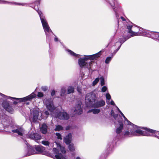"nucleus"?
Segmentation results:
<instances>
[{"label":"nucleus","mask_w":159,"mask_h":159,"mask_svg":"<svg viewBox=\"0 0 159 159\" xmlns=\"http://www.w3.org/2000/svg\"><path fill=\"white\" fill-rule=\"evenodd\" d=\"M100 55L101 54L98 53L97 54L92 56L90 57H85L83 58H80L78 59L79 65L81 68L84 67L89 70L91 68L93 61L91 60L90 61L88 62L89 59H93L96 57H99Z\"/></svg>","instance_id":"obj_1"},{"label":"nucleus","mask_w":159,"mask_h":159,"mask_svg":"<svg viewBox=\"0 0 159 159\" xmlns=\"http://www.w3.org/2000/svg\"><path fill=\"white\" fill-rule=\"evenodd\" d=\"M35 134V133H31L29 134V137L30 138L34 140Z\"/></svg>","instance_id":"obj_34"},{"label":"nucleus","mask_w":159,"mask_h":159,"mask_svg":"<svg viewBox=\"0 0 159 159\" xmlns=\"http://www.w3.org/2000/svg\"><path fill=\"white\" fill-rule=\"evenodd\" d=\"M72 135L69 133L67 136H66L64 139V141L67 144H69L71 142L72 140Z\"/></svg>","instance_id":"obj_9"},{"label":"nucleus","mask_w":159,"mask_h":159,"mask_svg":"<svg viewBox=\"0 0 159 159\" xmlns=\"http://www.w3.org/2000/svg\"><path fill=\"white\" fill-rule=\"evenodd\" d=\"M76 159H80L79 157H78L76 158Z\"/></svg>","instance_id":"obj_54"},{"label":"nucleus","mask_w":159,"mask_h":159,"mask_svg":"<svg viewBox=\"0 0 159 159\" xmlns=\"http://www.w3.org/2000/svg\"><path fill=\"white\" fill-rule=\"evenodd\" d=\"M11 3L12 4L14 5H22V6L24 5V4H21V3H17L15 2H11Z\"/></svg>","instance_id":"obj_40"},{"label":"nucleus","mask_w":159,"mask_h":159,"mask_svg":"<svg viewBox=\"0 0 159 159\" xmlns=\"http://www.w3.org/2000/svg\"><path fill=\"white\" fill-rule=\"evenodd\" d=\"M27 104H29V103H27Z\"/></svg>","instance_id":"obj_56"},{"label":"nucleus","mask_w":159,"mask_h":159,"mask_svg":"<svg viewBox=\"0 0 159 159\" xmlns=\"http://www.w3.org/2000/svg\"><path fill=\"white\" fill-rule=\"evenodd\" d=\"M120 126L116 130V132L117 134H120L123 129V125L122 124L120 123Z\"/></svg>","instance_id":"obj_18"},{"label":"nucleus","mask_w":159,"mask_h":159,"mask_svg":"<svg viewBox=\"0 0 159 159\" xmlns=\"http://www.w3.org/2000/svg\"><path fill=\"white\" fill-rule=\"evenodd\" d=\"M70 126H68L66 127V130H68L70 129Z\"/></svg>","instance_id":"obj_48"},{"label":"nucleus","mask_w":159,"mask_h":159,"mask_svg":"<svg viewBox=\"0 0 159 159\" xmlns=\"http://www.w3.org/2000/svg\"><path fill=\"white\" fill-rule=\"evenodd\" d=\"M105 104V102L104 101L101 100L97 101L94 103L92 105V107L95 108H98L104 106Z\"/></svg>","instance_id":"obj_8"},{"label":"nucleus","mask_w":159,"mask_h":159,"mask_svg":"<svg viewBox=\"0 0 159 159\" xmlns=\"http://www.w3.org/2000/svg\"><path fill=\"white\" fill-rule=\"evenodd\" d=\"M48 127L46 124H43L42 127L40 128L41 132L43 134H45L47 132Z\"/></svg>","instance_id":"obj_16"},{"label":"nucleus","mask_w":159,"mask_h":159,"mask_svg":"<svg viewBox=\"0 0 159 159\" xmlns=\"http://www.w3.org/2000/svg\"><path fill=\"white\" fill-rule=\"evenodd\" d=\"M59 146L60 149L62 153L65 154L66 153V149L64 147H62L60 144H59Z\"/></svg>","instance_id":"obj_26"},{"label":"nucleus","mask_w":159,"mask_h":159,"mask_svg":"<svg viewBox=\"0 0 159 159\" xmlns=\"http://www.w3.org/2000/svg\"><path fill=\"white\" fill-rule=\"evenodd\" d=\"M142 129H144L145 130H142L140 129H138L136 130L134 129V133L135 134V136H154L158 138V136H157V134H159L158 132L157 131L152 129L142 127Z\"/></svg>","instance_id":"obj_2"},{"label":"nucleus","mask_w":159,"mask_h":159,"mask_svg":"<svg viewBox=\"0 0 159 159\" xmlns=\"http://www.w3.org/2000/svg\"><path fill=\"white\" fill-rule=\"evenodd\" d=\"M41 22L43 28L46 34H47L48 33H49L50 32H52V30L50 29L46 20H43V21H42Z\"/></svg>","instance_id":"obj_5"},{"label":"nucleus","mask_w":159,"mask_h":159,"mask_svg":"<svg viewBox=\"0 0 159 159\" xmlns=\"http://www.w3.org/2000/svg\"><path fill=\"white\" fill-rule=\"evenodd\" d=\"M44 95L42 92H39L38 93L37 96L39 98H41Z\"/></svg>","instance_id":"obj_36"},{"label":"nucleus","mask_w":159,"mask_h":159,"mask_svg":"<svg viewBox=\"0 0 159 159\" xmlns=\"http://www.w3.org/2000/svg\"><path fill=\"white\" fill-rule=\"evenodd\" d=\"M93 109H91V110H89L88 111V113H89V112H93Z\"/></svg>","instance_id":"obj_52"},{"label":"nucleus","mask_w":159,"mask_h":159,"mask_svg":"<svg viewBox=\"0 0 159 159\" xmlns=\"http://www.w3.org/2000/svg\"><path fill=\"white\" fill-rule=\"evenodd\" d=\"M110 103H111V104L112 105L114 106L115 105V103L112 100L111 101Z\"/></svg>","instance_id":"obj_49"},{"label":"nucleus","mask_w":159,"mask_h":159,"mask_svg":"<svg viewBox=\"0 0 159 159\" xmlns=\"http://www.w3.org/2000/svg\"><path fill=\"white\" fill-rule=\"evenodd\" d=\"M2 106L4 109L8 112L12 113L14 110L7 101H4L2 104Z\"/></svg>","instance_id":"obj_4"},{"label":"nucleus","mask_w":159,"mask_h":159,"mask_svg":"<svg viewBox=\"0 0 159 159\" xmlns=\"http://www.w3.org/2000/svg\"><path fill=\"white\" fill-rule=\"evenodd\" d=\"M68 148L70 151L73 152L75 150V148L73 143L69 144Z\"/></svg>","instance_id":"obj_22"},{"label":"nucleus","mask_w":159,"mask_h":159,"mask_svg":"<svg viewBox=\"0 0 159 159\" xmlns=\"http://www.w3.org/2000/svg\"><path fill=\"white\" fill-rule=\"evenodd\" d=\"M54 40L55 41H58V39L57 38V37H55V38H54Z\"/></svg>","instance_id":"obj_53"},{"label":"nucleus","mask_w":159,"mask_h":159,"mask_svg":"<svg viewBox=\"0 0 159 159\" xmlns=\"http://www.w3.org/2000/svg\"><path fill=\"white\" fill-rule=\"evenodd\" d=\"M24 131L23 128L20 127L15 130H12V132L13 133H16L20 136L23 135V132Z\"/></svg>","instance_id":"obj_11"},{"label":"nucleus","mask_w":159,"mask_h":159,"mask_svg":"<svg viewBox=\"0 0 159 159\" xmlns=\"http://www.w3.org/2000/svg\"><path fill=\"white\" fill-rule=\"evenodd\" d=\"M42 90L43 91H46L48 90V88L46 87H42L41 88Z\"/></svg>","instance_id":"obj_44"},{"label":"nucleus","mask_w":159,"mask_h":159,"mask_svg":"<svg viewBox=\"0 0 159 159\" xmlns=\"http://www.w3.org/2000/svg\"><path fill=\"white\" fill-rule=\"evenodd\" d=\"M134 135L135 134L134 133L133 128L132 129H131L130 132L127 131H126L124 134V136L127 137H131L133 136H134Z\"/></svg>","instance_id":"obj_10"},{"label":"nucleus","mask_w":159,"mask_h":159,"mask_svg":"<svg viewBox=\"0 0 159 159\" xmlns=\"http://www.w3.org/2000/svg\"><path fill=\"white\" fill-rule=\"evenodd\" d=\"M36 95L34 94L33 93L31 94L28 96V97H29V98L30 100L32 99L35 97Z\"/></svg>","instance_id":"obj_33"},{"label":"nucleus","mask_w":159,"mask_h":159,"mask_svg":"<svg viewBox=\"0 0 159 159\" xmlns=\"http://www.w3.org/2000/svg\"><path fill=\"white\" fill-rule=\"evenodd\" d=\"M66 92V90L65 88H62L61 89V96H63L65 94Z\"/></svg>","instance_id":"obj_29"},{"label":"nucleus","mask_w":159,"mask_h":159,"mask_svg":"<svg viewBox=\"0 0 159 159\" xmlns=\"http://www.w3.org/2000/svg\"><path fill=\"white\" fill-rule=\"evenodd\" d=\"M56 159H66L65 157H63L61 153L58 154V155H56L55 156Z\"/></svg>","instance_id":"obj_20"},{"label":"nucleus","mask_w":159,"mask_h":159,"mask_svg":"<svg viewBox=\"0 0 159 159\" xmlns=\"http://www.w3.org/2000/svg\"><path fill=\"white\" fill-rule=\"evenodd\" d=\"M35 9L38 12V13L39 16L41 21H43V20H46L45 17L43 16L42 12L41 11L39 10V8L38 7H37V8H35Z\"/></svg>","instance_id":"obj_17"},{"label":"nucleus","mask_w":159,"mask_h":159,"mask_svg":"<svg viewBox=\"0 0 159 159\" xmlns=\"http://www.w3.org/2000/svg\"><path fill=\"white\" fill-rule=\"evenodd\" d=\"M45 114L47 116H48L49 115V113L48 111H46L45 112Z\"/></svg>","instance_id":"obj_51"},{"label":"nucleus","mask_w":159,"mask_h":159,"mask_svg":"<svg viewBox=\"0 0 159 159\" xmlns=\"http://www.w3.org/2000/svg\"><path fill=\"white\" fill-rule=\"evenodd\" d=\"M82 102L81 101H79L78 104L76 105L74 111L75 112V113L78 114H81L82 113V110L81 108Z\"/></svg>","instance_id":"obj_7"},{"label":"nucleus","mask_w":159,"mask_h":159,"mask_svg":"<svg viewBox=\"0 0 159 159\" xmlns=\"http://www.w3.org/2000/svg\"><path fill=\"white\" fill-rule=\"evenodd\" d=\"M39 115V112L37 111H34L33 112V121L35 122L37 120Z\"/></svg>","instance_id":"obj_15"},{"label":"nucleus","mask_w":159,"mask_h":159,"mask_svg":"<svg viewBox=\"0 0 159 159\" xmlns=\"http://www.w3.org/2000/svg\"><path fill=\"white\" fill-rule=\"evenodd\" d=\"M34 139V140L35 141H37L38 140H39L41 139V137L39 135V134L35 133Z\"/></svg>","instance_id":"obj_24"},{"label":"nucleus","mask_w":159,"mask_h":159,"mask_svg":"<svg viewBox=\"0 0 159 159\" xmlns=\"http://www.w3.org/2000/svg\"><path fill=\"white\" fill-rule=\"evenodd\" d=\"M119 49H116V50H115L114 52L112 53L111 57H107L105 61V62L106 64H108L109 62L111 61V59L112 57H113V56L116 53V52H117V51Z\"/></svg>","instance_id":"obj_14"},{"label":"nucleus","mask_w":159,"mask_h":159,"mask_svg":"<svg viewBox=\"0 0 159 159\" xmlns=\"http://www.w3.org/2000/svg\"><path fill=\"white\" fill-rule=\"evenodd\" d=\"M85 100H89V102H92V98H91L90 97L89 98V95H87L86 96Z\"/></svg>","instance_id":"obj_35"},{"label":"nucleus","mask_w":159,"mask_h":159,"mask_svg":"<svg viewBox=\"0 0 159 159\" xmlns=\"http://www.w3.org/2000/svg\"><path fill=\"white\" fill-rule=\"evenodd\" d=\"M57 117L61 120H66L69 118V116L66 112L63 111L58 113L57 115Z\"/></svg>","instance_id":"obj_6"},{"label":"nucleus","mask_w":159,"mask_h":159,"mask_svg":"<svg viewBox=\"0 0 159 159\" xmlns=\"http://www.w3.org/2000/svg\"><path fill=\"white\" fill-rule=\"evenodd\" d=\"M4 2H6V1H4Z\"/></svg>","instance_id":"obj_55"},{"label":"nucleus","mask_w":159,"mask_h":159,"mask_svg":"<svg viewBox=\"0 0 159 159\" xmlns=\"http://www.w3.org/2000/svg\"><path fill=\"white\" fill-rule=\"evenodd\" d=\"M99 79L98 78H96L95 80L93 82V85H95L97 83L99 82Z\"/></svg>","instance_id":"obj_28"},{"label":"nucleus","mask_w":159,"mask_h":159,"mask_svg":"<svg viewBox=\"0 0 159 159\" xmlns=\"http://www.w3.org/2000/svg\"><path fill=\"white\" fill-rule=\"evenodd\" d=\"M63 129V127L60 125H57L56 127V128L55 129V131H59L60 130H61Z\"/></svg>","instance_id":"obj_25"},{"label":"nucleus","mask_w":159,"mask_h":159,"mask_svg":"<svg viewBox=\"0 0 159 159\" xmlns=\"http://www.w3.org/2000/svg\"><path fill=\"white\" fill-rule=\"evenodd\" d=\"M107 88L106 87L103 86L102 89V92H105L107 90Z\"/></svg>","instance_id":"obj_41"},{"label":"nucleus","mask_w":159,"mask_h":159,"mask_svg":"<svg viewBox=\"0 0 159 159\" xmlns=\"http://www.w3.org/2000/svg\"><path fill=\"white\" fill-rule=\"evenodd\" d=\"M106 98L108 100H110L111 99V96L110 94L108 93L106 94Z\"/></svg>","instance_id":"obj_42"},{"label":"nucleus","mask_w":159,"mask_h":159,"mask_svg":"<svg viewBox=\"0 0 159 159\" xmlns=\"http://www.w3.org/2000/svg\"><path fill=\"white\" fill-rule=\"evenodd\" d=\"M120 18L123 21H125L126 20L125 19L123 16H121Z\"/></svg>","instance_id":"obj_50"},{"label":"nucleus","mask_w":159,"mask_h":159,"mask_svg":"<svg viewBox=\"0 0 159 159\" xmlns=\"http://www.w3.org/2000/svg\"><path fill=\"white\" fill-rule=\"evenodd\" d=\"M67 51H68V52L70 54V55H71V56H74V57H79V55L78 54H76L75 53V52H73L71 50H68Z\"/></svg>","instance_id":"obj_21"},{"label":"nucleus","mask_w":159,"mask_h":159,"mask_svg":"<svg viewBox=\"0 0 159 159\" xmlns=\"http://www.w3.org/2000/svg\"><path fill=\"white\" fill-rule=\"evenodd\" d=\"M118 111L121 116L124 118V119L125 120L128 121L129 122L128 120L126 118V117L123 114V113L121 112V111L119 109H118Z\"/></svg>","instance_id":"obj_39"},{"label":"nucleus","mask_w":159,"mask_h":159,"mask_svg":"<svg viewBox=\"0 0 159 159\" xmlns=\"http://www.w3.org/2000/svg\"><path fill=\"white\" fill-rule=\"evenodd\" d=\"M111 116H113L114 117V118L116 119L118 115L115 114L113 110H112L111 111Z\"/></svg>","instance_id":"obj_37"},{"label":"nucleus","mask_w":159,"mask_h":159,"mask_svg":"<svg viewBox=\"0 0 159 159\" xmlns=\"http://www.w3.org/2000/svg\"><path fill=\"white\" fill-rule=\"evenodd\" d=\"M111 6L113 7V9L114 11L115 12L116 15V16H117V11H116V9L114 7V6H112V5H111Z\"/></svg>","instance_id":"obj_45"},{"label":"nucleus","mask_w":159,"mask_h":159,"mask_svg":"<svg viewBox=\"0 0 159 159\" xmlns=\"http://www.w3.org/2000/svg\"><path fill=\"white\" fill-rule=\"evenodd\" d=\"M27 100H30L29 97L27 96L25 97L21 98L20 99V101L21 102H25Z\"/></svg>","instance_id":"obj_27"},{"label":"nucleus","mask_w":159,"mask_h":159,"mask_svg":"<svg viewBox=\"0 0 159 159\" xmlns=\"http://www.w3.org/2000/svg\"><path fill=\"white\" fill-rule=\"evenodd\" d=\"M126 31L130 35V36L127 37V39L131 37L139 35L140 34V33L139 32V28L135 26L130 25H127Z\"/></svg>","instance_id":"obj_3"},{"label":"nucleus","mask_w":159,"mask_h":159,"mask_svg":"<svg viewBox=\"0 0 159 159\" xmlns=\"http://www.w3.org/2000/svg\"><path fill=\"white\" fill-rule=\"evenodd\" d=\"M74 92V88L71 86H69L67 89L68 94L73 93Z\"/></svg>","instance_id":"obj_23"},{"label":"nucleus","mask_w":159,"mask_h":159,"mask_svg":"<svg viewBox=\"0 0 159 159\" xmlns=\"http://www.w3.org/2000/svg\"><path fill=\"white\" fill-rule=\"evenodd\" d=\"M53 151L55 152V153L57 154V155H58L57 153L58 152V150L56 148H53Z\"/></svg>","instance_id":"obj_43"},{"label":"nucleus","mask_w":159,"mask_h":159,"mask_svg":"<svg viewBox=\"0 0 159 159\" xmlns=\"http://www.w3.org/2000/svg\"><path fill=\"white\" fill-rule=\"evenodd\" d=\"M42 143L45 146H49L50 144L49 142L48 141H42Z\"/></svg>","instance_id":"obj_30"},{"label":"nucleus","mask_w":159,"mask_h":159,"mask_svg":"<svg viewBox=\"0 0 159 159\" xmlns=\"http://www.w3.org/2000/svg\"><path fill=\"white\" fill-rule=\"evenodd\" d=\"M150 35L152 38L158 39L159 38V33L156 32H152L151 33Z\"/></svg>","instance_id":"obj_13"},{"label":"nucleus","mask_w":159,"mask_h":159,"mask_svg":"<svg viewBox=\"0 0 159 159\" xmlns=\"http://www.w3.org/2000/svg\"><path fill=\"white\" fill-rule=\"evenodd\" d=\"M93 111V113L94 114H98L100 112V110L99 109H94Z\"/></svg>","instance_id":"obj_31"},{"label":"nucleus","mask_w":159,"mask_h":159,"mask_svg":"<svg viewBox=\"0 0 159 159\" xmlns=\"http://www.w3.org/2000/svg\"><path fill=\"white\" fill-rule=\"evenodd\" d=\"M114 39H112L111 40V41L107 45V47H108V46L109 45H112V43H111L114 41Z\"/></svg>","instance_id":"obj_46"},{"label":"nucleus","mask_w":159,"mask_h":159,"mask_svg":"<svg viewBox=\"0 0 159 159\" xmlns=\"http://www.w3.org/2000/svg\"><path fill=\"white\" fill-rule=\"evenodd\" d=\"M46 106L47 109L50 111L52 112L55 109V107L53 106V103L52 102L47 103Z\"/></svg>","instance_id":"obj_12"},{"label":"nucleus","mask_w":159,"mask_h":159,"mask_svg":"<svg viewBox=\"0 0 159 159\" xmlns=\"http://www.w3.org/2000/svg\"><path fill=\"white\" fill-rule=\"evenodd\" d=\"M55 92L54 90H53L52 91L51 93V95L52 96H53L55 95Z\"/></svg>","instance_id":"obj_47"},{"label":"nucleus","mask_w":159,"mask_h":159,"mask_svg":"<svg viewBox=\"0 0 159 159\" xmlns=\"http://www.w3.org/2000/svg\"><path fill=\"white\" fill-rule=\"evenodd\" d=\"M36 150L39 152H41L44 150V148L42 146H38L35 148Z\"/></svg>","instance_id":"obj_19"},{"label":"nucleus","mask_w":159,"mask_h":159,"mask_svg":"<svg viewBox=\"0 0 159 159\" xmlns=\"http://www.w3.org/2000/svg\"><path fill=\"white\" fill-rule=\"evenodd\" d=\"M56 135L57 136V139H62L61 136V134L58 133H57L56 134Z\"/></svg>","instance_id":"obj_38"},{"label":"nucleus","mask_w":159,"mask_h":159,"mask_svg":"<svg viewBox=\"0 0 159 159\" xmlns=\"http://www.w3.org/2000/svg\"><path fill=\"white\" fill-rule=\"evenodd\" d=\"M101 85V86H103L105 84V81L104 78L103 77H101L100 78Z\"/></svg>","instance_id":"obj_32"}]
</instances>
